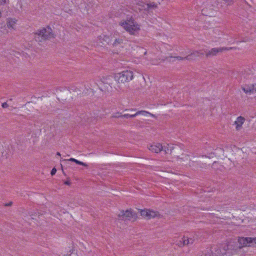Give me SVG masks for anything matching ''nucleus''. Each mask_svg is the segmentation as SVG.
I'll return each instance as SVG.
<instances>
[{"mask_svg": "<svg viewBox=\"0 0 256 256\" xmlns=\"http://www.w3.org/2000/svg\"><path fill=\"white\" fill-rule=\"evenodd\" d=\"M136 213L131 210H126V211L122 210L118 214V217L120 220H130V219L134 216Z\"/></svg>", "mask_w": 256, "mask_h": 256, "instance_id": "0eeeda50", "label": "nucleus"}, {"mask_svg": "<svg viewBox=\"0 0 256 256\" xmlns=\"http://www.w3.org/2000/svg\"><path fill=\"white\" fill-rule=\"evenodd\" d=\"M12 204V202H10L9 203L6 204V206H10Z\"/></svg>", "mask_w": 256, "mask_h": 256, "instance_id": "f704fd0d", "label": "nucleus"}, {"mask_svg": "<svg viewBox=\"0 0 256 256\" xmlns=\"http://www.w3.org/2000/svg\"><path fill=\"white\" fill-rule=\"evenodd\" d=\"M74 162L78 164L83 166H86V167H88V165L84 163V162H82L81 161L78 160H77L76 159L75 160Z\"/></svg>", "mask_w": 256, "mask_h": 256, "instance_id": "5701e85b", "label": "nucleus"}, {"mask_svg": "<svg viewBox=\"0 0 256 256\" xmlns=\"http://www.w3.org/2000/svg\"><path fill=\"white\" fill-rule=\"evenodd\" d=\"M136 116V113L134 114H124L122 116L123 118H132Z\"/></svg>", "mask_w": 256, "mask_h": 256, "instance_id": "4be33fe9", "label": "nucleus"}, {"mask_svg": "<svg viewBox=\"0 0 256 256\" xmlns=\"http://www.w3.org/2000/svg\"><path fill=\"white\" fill-rule=\"evenodd\" d=\"M242 90L246 94H253L256 92V84H246L242 87Z\"/></svg>", "mask_w": 256, "mask_h": 256, "instance_id": "9d476101", "label": "nucleus"}, {"mask_svg": "<svg viewBox=\"0 0 256 256\" xmlns=\"http://www.w3.org/2000/svg\"><path fill=\"white\" fill-rule=\"evenodd\" d=\"M56 169L55 168H54L51 170L50 174L52 176H54L56 174Z\"/></svg>", "mask_w": 256, "mask_h": 256, "instance_id": "a878e982", "label": "nucleus"}, {"mask_svg": "<svg viewBox=\"0 0 256 256\" xmlns=\"http://www.w3.org/2000/svg\"><path fill=\"white\" fill-rule=\"evenodd\" d=\"M120 25L130 34H134L135 32L140 30V26L132 18L120 22Z\"/></svg>", "mask_w": 256, "mask_h": 256, "instance_id": "f03ea898", "label": "nucleus"}, {"mask_svg": "<svg viewBox=\"0 0 256 256\" xmlns=\"http://www.w3.org/2000/svg\"><path fill=\"white\" fill-rule=\"evenodd\" d=\"M2 106L3 108H7L8 106V105L6 102H5L2 104Z\"/></svg>", "mask_w": 256, "mask_h": 256, "instance_id": "cd10ccee", "label": "nucleus"}, {"mask_svg": "<svg viewBox=\"0 0 256 256\" xmlns=\"http://www.w3.org/2000/svg\"><path fill=\"white\" fill-rule=\"evenodd\" d=\"M198 54L197 51H194V52H192L190 54L187 56H185V58L187 60H191L194 58L196 57H198Z\"/></svg>", "mask_w": 256, "mask_h": 256, "instance_id": "dca6fc26", "label": "nucleus"}, {"mask_svg": "<svg viewBox=\"0 0 256 256\" xmlns=\"http://www.w3.org/2000/svg\"><path fill=\"white\" fill-rule=\"evenodd\" d=\"M200 256H212L208 252H204V253L203 252Z\"/></svg>", "mask_w": 256, "mask_h": 256, "instance_id": "c85d7f7f", "label": "nucleus"}, {"mask_svg": "<svg viewBox=\"0 0 256 256\" xmlns=\"http://www.w3.org/2000/svg\"><path fill=\"white\" fill-rule=\"evenodd\" d=\"M210 251L212 256H222L226 255L228 256L226 248H224V244L222 247L218 246H214L211 248Z\"/></svg>", "mask_w": 256, "mask_h": 256, "instance_id": "39448f33", "label": "nucleus"}, {"mask_svg": "<svg viewBox=\"0 0 256 256\" xmlns=\"http://www.w3.org/2000/svg\"><path fill=\"white\" fill-rule=\"evenodd\" d=\"M14 24H15V22L14 21H12V20L9 21L7 22L8 27L9 28H13Z\"/></svg>", "mask_w": 256, "mask_h": 256, "instance_id": "b1692460", "label": "nucleus"}, {"mask_svg": "<svg viewBox=\"0 0 256 256\" xmlns=\"http://www.w3.org/2000/svg\"><path fill=\"white\" fill-rule=\"evenodd\" d=\"M254 244H256V238H254Z\"/></svg>", "mask_w": 256, "mask_h": 256, "instance_id": "c9c22d12", "label": "nucleus"}, {"mask_svg": "<svg viewBox=\"0 0 256 256\" xmlns=\"http://www.w3.org/2000/svg\"><path fill=\"white\" fill-rule=\"evenodd\" d=\"M64 184L68 186H70L71 184V182L70 180H67L64 182Z\"/></svg>", "mask_w": 256, "mask_h": 256, "instance_id": "7c9ffc66", "label": "nucleus"}, {"mask_svg": "<svg viewBox=\"0 0 256 256\" xmlns=\"http://www.w3.org/2000/svg\"><path fill=\"white\" fill-rule=\"evenodd\" d=\"M232 49V48H212L210 50L206 49L205 50V56L206 58H212L214 56H216L219 52H222L224 50H228Z\"/></svg>", "mask_w": 256, "mask_h": 256, "instance_id": "423d86ee", "label": "nucleus"}, {"mask_svg": "<svg viewBox=\"0 0 256 256\" xmlns=\"http://www.w3.org/2000/svg\"><path fill=\"white\" fill-rule=\"evenodd\" d=\"M174 58H176L178 60H186L185 57H182V56H176L174 57Z\"/></svg>", "mask_w": 256, "mask_h": 256, "instance_id": "bb28decb", "label": "nucleus"}, {"mask_svg": "<svg viewBox=\"0 0 256 256\" xmlns=\"http://www.w3.org/2000/svg\"><path fill=\"white\" fill-rule=\"evenodd\" d=\"M136 116H138V114H142V115H144V116H146L147 114H150V115L152 116H154V114H150L149 112L145 111V110H140V111H138V112H136Z\"/></svg>", "mask_w": 256, "mask_h": 256, "instance_id": "aec40b11", "label": "nucleus"}, {"mask_svg": "<svg viewBox=\"0 0 256 256\" xmlns=\"http://www.w3.org/2000/svg\"><path fill=\"white\" fill-rule=\"evenodd\" d=\"M124 43V39L122 38L118 37L116 38L114 42L112 43V45L114 47H116L120 45H122Z\"/></svg>", "mask_w": 256, "mask_h": 256, "instance_id": "2eb2a0df", "label": "nucleus"}, {"mask_svg": "<svg viewBox=\"0 0 256 256\" xmlns=\"http://www.w3.org/2000/svg\"><path fill=\"white\" fill-rule=\"evenodd\" d=\"M224 248H226L228 256L236 254L241 250L237 242H230L228 244H226Z\"/></svg>", "mask_w": 256, "mask_h": 256, "instance_id": "20e7f679", "label": "nucleus"}, {"mask_svg": "<svg viewBox=\"0 0 256 256\" xmlns=\"http://www.w3.org/2000/svg\"><path fill=\"white\" fill-rule=\"evenodd\" d=\"M244 121V118L240 116L238 117L236 119V120L235 122V124H240V126H242Z\"/></svg>", "mask_w": 256, "mask_h": 256, "instance_id": "6ab92c4d", "label": "nucleus"}, {"mask_svg": "<svg viewBox=\"0 0 256 256\" xmlns=\"http://www.w3.org/2000/svg\"><path fill=\"white\" fill-rule=\"evenodd\" d=\"M133 72L126 70L118 73L114 76V79L118 83H124L129 82L133 78Z\"/></svg>", "mask_w": 256, "mask_h": 256, "instance_id": "7ed1b4c3", "label": "nucleus"}, {"mask_svg": "<svg viewBox=\"0 0 256 256\" xmlns=\"http://www.w3.org/2000/svg\"><path fill=\"white\" fill-rule=\"evenodd\" d=\"M236 128L237 130H239L240 129V128H241L242 126H240V124H236Z\"/></svg>", "mask_w": 256, "mask_h": 256, "instance_id": "473e14b6", "label": "nucleus"}, {"mask_svg": "<svg viewBox=\"0 0 256 256\" xmlns=\"http://www.w3.org/2000/svg\"><path fill=\"white\" fill-rule=\"evenodd\" d=\"M176 245L178 246L179 247H183L185 246H188L186 244V238L184 236L182 238H180L178 240H176L174 243Z\"/></svg>", "mask_w": 256, "mask_h": 256, "instance_id": "f8f14e48", "label": "nucleus"}, {"mask_svg": "<svg viewBox=\"0 0 256 256\" xmlns=\"http://www.w3.org/2000/svg\"><path fill=\"white\" fill-rule=\"evenodd\" d=\"M184 236L186 238L188 246L193 244L198 238V235L195 233L189 234L187 235H184Z\"/></svg>", "mask_w": 256, "mask_h": 256, "instance_id": "1a4fd4ad", "label": "nucleus"}, {"mask_svg": "<svg viewBox=\"0 0 256 256\" xmlns=\"http://www.w3.org/2000/svg\"><path fill=\"white\" fill-rule=\"evenodd\" d=\"M54 37L52 30L49 26H48L46 28H44L40 30H38L34 34V39L38 42H42L44 40Z\"/></svg>", "mask_w": 256, "mask_h": 256, "instance_id": "f257e3e1", "label": "nucleus"}, {"mask_svg": "<svg viewBox=\"0 0 256 256\" xmlns=\"http://www.w3.org/2000/svg\"><path fill=\"white\" fill-rule=\"evenodd\" d=\"M132 110H135V109H132Z\"/></svg>", "mask_w": 256, "mask_h": 256, "instance_id": "ea45409f", "label": "nucleus"}, {"mask_svg": "<svg viewBox=\"0 0 256 256\" xmlns=\"http://www.w3.org/2000/svg\"><path fill=\"white\" fill-rule=\"evenodd\" d=\"M254 242V238H240L237 242L242 249L244 246H250V244L253 243Z\"/></svg>", "mask_w": 256, "mask_h": 256, "instance_id": "6e6552de", "label": "nucleus"}, {"mask_svg": "<svg viewBox=\"0 0 256 256\" xmlns=\"http://www.w3.org/2000/svg\"><path fill=\"white\" fill-rule=\"evenodd\" d=\"M56 155L60 156V154L59 152H57Z\"/></svg>", "mask_w": 256, "mask_h": 256, "instance_id": "e433bc0d", "label": "nucleus"}, {"mask_svg": "<svg viewBox=\"0 0 256 256\" xmlns=\"http://www.w3.org/2000/svg\"><path fill=\"white\" fill-rule=\"evenodd\" d=\"M114 78V76H103L101 79V81L104 84H106L111 86L112 84V81Z\"/></svg>", "mask_w": 256, "mask_h": 256, "instance_id": "4468645a", "label": "nucleus"}, {"mask_svg": "<svg viewBox=\"0 0 256 256\" xmlns=\"http://www.w3.org/2000/svg\"><path fill=\"white\" fill-rule=\"evenodd\" d=\"M61 167L62 168V164H61Z\"/></svg>", "mask_w": 256, "mask_h": 256, "instance_id": "58836bf2", "label": "nucleus"}, {"mask_svg": "<svg viewBox=\"0 0 256 256\" xmlns=\"http://www.w3.org/2000/svg\"><path fill=\"white\" fill-rule=\"evenodd\" d=\"M150 210H141L140 212V214L142 216H143L144 218H146L147 219H148V212Z\"/></svg>", "mask_w": 256, "mask_h": 256, "instance_id": "a211bd4d", "label": "nucleus"}, {"mask_svg": "<svg viewBox=\"0 0 256 256\" xmlns=\"http://www.w3.org/2000/svg\"><path fill=\"white\" fill-rule=\"evenodd\" d=\"M62 172L64 173V175H66V174H65V173H64V171L63 170H62Z\"/></svg>", "mask_w": 256, "mask_h": 256, "instance_id": "4c0bfd02", "label": "nucleus"}, {"mask_svg": "<svg viewBox=\"0 0 256 256\" xmlns=\"http://www.w3.org/2000/svg\"><path fill=\"white\" fill-rule=\"evenodd\" d=\"M99 40L100 42L104 45H105L106 44H108L112 42V39L110 36L105 35L100 36L99 37Z\"/></svg>", "mask_w": 256, "mask_h": 256, "instance_id": "ddd939ff", "label": "nucleus"}, {"mask_svg": "<svg viewBox=\"0 0 256 256\" xmlns=\"http://www.w3.org/2000/svg\"><path fill=\"white\" fill-rule=\"evenodd\" d=\"M149 150L152 152L158 153L163 150V147L160 144H156L150 145L149 147Z\"/></svg>", "mask_w": 256, "mask_h": 256, "instance_id": "9b49d317", "label": "nucleus"}, {"mask_svg": "<svg viewBox=\"0 0 256 256\" xmlns=\"http://www.w3.org/2000/svg\"><path fill=\"white\" fill-rule=\"evenodd\" d=\"M205 50L206 49L201 50H198L197 52L198 54V57H201L204 55H205Z\"/></svg>", "mask_w": 256, "mask_h": 256, "instance_id": "412c9836", "label": "nucleus"}, {"mask_svg": "<svg viewBox=\"0 0 256 256\" xmlns=\"http://www.w3.org/2000/svg\"><path fill=\"white\" fill-rule=\"evenodd\" d=\"M123 115H122L119 112H117L115 114H114L112 116L111 118H123L122 116Z\"/></svg>", "mask_w": 256, "mask_h": 256, "instance_id": "393cba45", "label": "nucleus"}, {"mask_svg": "<svg viewBox=\"0 0 256 256\" xmlns=\"http://www.w3.org/2000/svg\"><path fill=\"white\" fill-rule=\"evenodd\" d=\"M148 214H149L148 219H150L151 218H154L157 216L159 214H158V212H154V211L150 210L149 212H148Z\"/></svg>", "mask_w": 256, "mask_h": 256, "instance_id": "f3484780", "label": "nucleus"}, {"mask_svg": "<svg viewBox=\"0 0 256 256\" xmlns=\"http://www.w3.org/2000/svg\"><path fill=\"white\" fill-rule=\"evenodd\" d=\"M75 160H76V159H75V158H70L69 160H69V161H70V162H74ZM66 160H62V162H66Z\"/></svg>", "mask_w": 256, "mask_h": 256, "instance_id": "c756f323", "label": "nucleus"}, {"mask_svg": "<svg viewBox=\"0 0 256 256\" xmlns=\"http://www.w3.org/2000/svg\"><path fill=\"white\" fill-rule=\"evenodd\" d=\"M6 3V0H0V6L4 5Z\"/></svg>", "mask_w": 256, "mask_h": 256, "instance_id": "2f4dec72", "label": "nucleus"}, {"mask_svg": "<svg viewBox=\"0 0 256 256\" xmlns=\"http://www.w3.org/2000/svg\"><path fill=\"white\" fill-rule=\"evenodd\" d=\"M163 150L165 152L166 154H167L168 152V151L169 149L168 148H165L164 149L163 148Z\"/></svg>", "mask_w": 256, "mask_h": 256, "instance_id": "72a5a7b5", "label": "nucleus"}]
</instances>
